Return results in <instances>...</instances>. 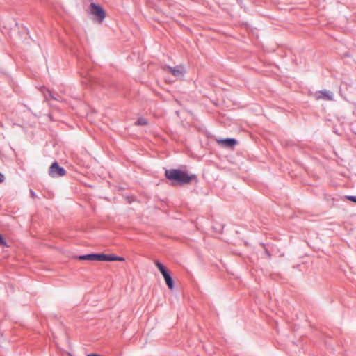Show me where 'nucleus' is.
<instances>
[{"instance_id": "f257e3e1", "label": "nucleus", "mask_w": 356, "mask_h": 356, "mask_svg": "<svg viewBox=\"0 0 356 356\" xmlns=\"http://www.w3.org/2000/svg\"><path fill=\"white\" fill-rule=\"evenodd\" d=\"M165 176L172 181V185L186 184L196 178L195 175H188L187 172L180 169H166Z\"/></svg>"}, {"instance_id": "f03ea898", "label": "nucleus", "mask_w": 356, "mask_h": 356, "mask_svg": "<svg viewBox=\"0 0 356 356\" xmlns=\"http://www.w3.org/2000/svg\"><path fill=\"white\" fill-rule=\"evenodd\" d=\"M89 15L93 21L99 23L102 22L106 17L104 9L99 4L93 2L90 4Z\"/></svg>"}, {"instance_id": "7ed1b4c3", "label": "nucleus", "mask_w": 356, "mask_h": 356, "mask_svg": "<svg viewBox=\"0 0 356 356\" xmlns=\"http://www.w3.org/2000/svg\"><path fill=\"white\" fill-rule=\"evenodd\" d=\"M65 174L66 170L57 161H54L49 167V175L53 178L63 177Z\"/></svg>"}, {"instance_id": "20e7f679", "label": "nucleus", "mask_w": 356, "mask_h": 356, "mask_svg": "<svg viewBox=\"0 0 356 356\" xmlns=\"http://www.w3.org/2000/svg\"><path fill=\"white\" fill-rule=\"evenodd\" d=\"M42 92L44 94V99L46 101H49V99L56 100L58 102H62L63 98L57 93H54L50 91L49 89L43 87L42 89Z\"/></svg>"}, {"instance_id": "39448f33", "label": "nucleus", "mask_w": 356, "mask_h": 356, "mask_svg": "<svg viewBox=\"0 0 356 356\" xmlns=\"http://www.w3.org/2000/svg\"><path fill=\"white\" fill-rule=\"evenodd\" d=\"M168 70L169 72H171V74L175 76L177 79H181L184 77L185 74V70L183 66H175V67H170L167 66Z\"/></svg>"}, {"instance_id": "423d86ee", "label": "nucleus", "mask_w": 356, "mask_h": 356, "mask_svg": "<svg viewBox=\"0 0 356 356\" xmlns=\"http://www.w3.org/2000/svg\"><path fill=\"white\" fill-rule=\"evenodd\" d=\"M315 96L317 99L326 100H332L334 97L333 93L329 90L317 91L315 94Z\"/></svg>"}, {"instance_id": "0eeeda50", "label": "nucleus", "mask_w": 356, "mask_h": 356, "mask_svg": "<svg viewBox=\"0 0 356 356\" xmlns=\"http://www.w3.org/2000/svg\"><path fill=\"white\" fill-rule=\"evenodd\" d=\"M79 260L100 261V253L81 254L77 257Z\"/></svg>"}, {"instance_id": "6e6552de", "label": "nucleus", "mask_w": 356, "mask_h": 356, "mask_svg": "<svg viewBox=\"0 0 356 356\" xmlns=\"http://www.w3.org/2000/svg\"><path fill=\"white\" fill-rule=\"evenodd\" d=\"M218 142L227 147H233L237 144V140L232 138L220 139Z\"/></svg>"}, {"instance_id": "1a4fd4ad", "label": "nucleus", "mask_w": 356, "mask_h": 356, "mask_svg": "<svg viewBox=\"0 0 356 356\" xmlns=\"http://www.w3.org/2000/svg\"><path fill=\"white\" fill-rule=\"evenodd\" d=\"M115 259V254H106L100 253V261H114Z\"/></svg>"}, {"instance_id": "9d476101", "label": "nucleus", "mask_w": 356, "mask_h": 356, "mask_svg": "<svg viewBox=\"0 0 356 356\" xmlns=\"http://www.w3.org/2000/svg\"><path fill=\"white\" fill-rule=\"evenodd\" d=\"M164 280L168 287L171 290L173 289L175 287V283L171 275L165 277Z\"/></svg>"}, {"instance_id": "9b49d317", "label": "nucleus", "mask_w": 356, "mask_h": 356, "mask_svg": "<svg viewBox=\"0 0 356 356\" xmlns=\"http://www.w3.org/2000/svg\"><path fill=\"white\" fill-rule=\"evenodd\" d=\"M155 266L157 267L161 273L167 270V268L159 261H155Z\"/></svg>"}, {"instance_id": "f8f14e48", "label": "nucleus", "mask_w": 356, "mask_h": 356, "mask_svg": "<svg viewBox=\"0 0 356 356\" xmlns=\"http://www.w3.org/2000/svg\"><path fill=\"white\" fill-rule=\"evenodd\" d=\"M135 124L138 126L146 125L147 124V120L144 118H139Z\"/></svg>"}, {"instance_id": "ddd939ff", "label": "nucleus", "mask_w": 356, "mask_h": 356, "mask_svg": "<svg viewBox=\"0 0 356 356\" xmlns=\"http://www.w3.org/2000/svg\"><path fill=\"white\" fill-rule=\"evenodd\" d=\"M0 245L8 246L6 241L1 234H0Z\"/></svg>"}, {"instance_id": "4468645a", "label": "nucleus", "mask_w": 356, "mask_h": 356, "mask_svg": "<svg viewBox=\"0 0 356 356\" xmlns=\"http://www.w3.org/2000/svg\"><path fill=\"white\" fill-rule=\"evenodd\" d=\"M163 278L165 279V277H168L169 275H170V273H169L168 270H165V271L162 272L161 273Z\"/></svg>"}, {"instance_id": "2eb2a0df", "label": "nucleus", "mask_w": 356, "mask_h": 356, "mask_svg": "<svg viewBox=\"0 0 356 356\" xmlns=\"http://www.w3.org/2000/svg\"><path fill=\"white\" fill-rule=\"evenodd\" d=\"M348 199L356 204V196L355 195L348 196Z\"/></svg>"}, {"instance_id": "dca6fc26", "label": "nucleus", "mask_w": 356, "mask_h": 356, "mask_svg": "<svg viewBox=\"0 0 356 356\" xmlns=\"http://www.w3.org/2000/svg\"><path fill=\"white\" fill-rule=\"evenodd\" d=\"M265 254L268 259H271L272 255L266 248H265Z\"/></svg>"}, {"instance_id": "f3484780", "label": "nucleus", "mask_w": 356, "mask_h": 356, "mask_svg": "<svg viewBox=\"0 0 356 356\" xmlns=\"http://www.w3.org/2000/svg\"><path fill=\"white\" fill-rule=\"evenodd\" d=\"M4 180H5L4 175L1 172H0V183L3 182Z\"/></svg>"}, {"instance_id": "a211bd4d", "label": "nucleus", "mask_w": 356, "mask_h": 356, "mask_svg": "<svg viewBox=\"0 0 356 356\" xmlns=\"http://www.w3.org/2000/svg\"><path fill=\"white\" fill-rule=\"evenodd\" d=\"M115 261H124V259L123 257H119V256H116L115 255Z\"/></svg>"}, {"instance_id": "6ab92c4d", "label": "nucleus", "mask_w": 356, "mask_h": 356, "mask_svg": "<svg viewBox=\"0 0 356 356\" xmlns=\"http://www.w3.org/2000/svg\"><path fill=\"white\" fill-rule=\"evenodd\" d=\"M30 193L32 197H35L37 196L35 193L32 189L30 190Z\"/></svg>"}, {"instance_id": "aec40b11", "label": "nucleus", "mask_w": 356, "mask_h": 356, "mask_svg": "<svg viewBox=\"0 0 356 356\" xmlns=\"http://www.w3.org/2000/svg\"><path fill=\"white\" fill-rule=\"evenodd\" d=\"M242 1V0H237V1H238V2H240V1Z\"/></svg>"}]
</instances>
